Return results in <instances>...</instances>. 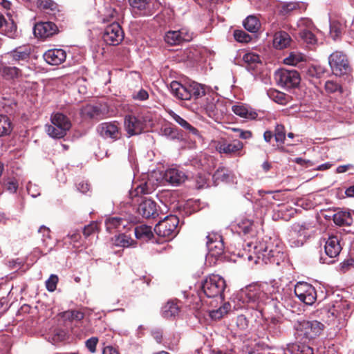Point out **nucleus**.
<instances>
[{
  "label": "nucleus",
  "mask_w": 354,
  "mask_h": 354,
  "mask_svg": "<svg viewBox=\"0 0 354 354\" xmlns=\"http://www.w3.org/2000/svg\"><path fill=\"white\" fill-rule=\"evenodd\" d=\"M274 80L280 87L290 89L299 85L301 77L299 73L295 70L281 68L275 71Z\"/></svg>",
  "instance_id": "423d86ee"
},
{
  "label": "nucleus",
  "mask_w": 354,
  "mask_h": 354,
  "mask_svg": "<svg viewBox=\"0 0 354 354\" xmlns=\"http://www.w3.org/2000/svg\"><path fill=\"white\" fill-rule=\"evenodd\" d=\"M129 3L132 12L138 15L145 14L148 7L147 0H129Z\"/></svg>",
  "instance_id": "c9c22d12"
},
{
  "label": "nucleus",
  "mask_w": 354,
  "mask_h": 354,
  "mask_svg": "<svg viewBox=\"0 0 354 354\" xmlns=\"http://www.w3.org/2000/svg\"><path fill=\"white\" fill-rule=\"evenodd\" d=\"M225 288V281L218 274H210L202 282L201 288L207 297L221 295Z\"/></svg>",
  "instance_id": "0eeeda50"
},
{
  "label": "nucleus",
  "mask_w": 354,
  "mask_h": 354,
  "mask_svg": "<svg viewBox=\"0 0 354 354\" xmlns=\"http://www.w3.org/2000/svg\"><path fill=\"white\" fill-rule=\"evenodd\" d=\"M300 37L309 44H314L316 43L317 39L315 35L311 32V29H304L299 32Z\"/></svg>",
  "instance_id": "49530a36"
},
{
  "label": "nucleus",
  "mask_w": 354,
  "mask_h": 354,
  "mask_svg": "<svg viewBox=\"0 0 354 354\" xmlns=\"http://www.w3.org/2000/svg\"><path fill=\"white\" fill-rule=\"evenodd\" d=\"M148 97H149L148 93L142 88L140 89V91H138V92L133 93V95H132V97L134 100H140V101L147 100L148 98Z\"/></svg>",
  "instance_id": "774afa93"
},
{
  "label": "nucleus",
  "mask_w": 354,
  "mask_h": 354,
  "mask_svg": "<svg viewBox=\"0 0 354 354\" xmlns=\"http://www.w3.org/2000/svg\"><path fill=\"white\" fill-rule=\"evenodd\" d=\"M296 297L306 305H313L317 299V292L314 286L304 282H297L295 286Z\"/></svg>",
  "instance_id": "1a4fd4ad"
},
{
  "label": "nucleus",
  "mask_w": 354,
  "mask_h": 354,
  "mask_svg": "<svg viewBox=\"0 0 354 354\" xmlns=\"http://www.w3.org/2000/svg\"><path fill=\"white\" fill-rule=\"evenodd\" d=\"M325 72L324 67L320 65H312L307 70L308 75L317 78L321 77Z\"/></svg>",
  "instance_id": "c03bdc74"
},
{
  "label": "nucleus",
  "mask_w": 354,
  "mask_h": 354,
  "mask_svg": "<svg viewBox=\"0 0 354 354\" xmlns=\"http://www.w3.org/2000/svg\"><path fill=\"white\" fill-rule=\"evenodd\" d=\"M236 326L240 330H245L248 326V322L246 317L243 315H239L236 319Z\"/></svg>",
  "instance_id": "13d9d810"
},
{
  "label": "nucleus",
  "mask_w": 354,
  "mask_h": 354,
  "mask_svg": "<svg viewBox=\"0 0 354 354\" xmlns=\"http://www.w3.org/2000/svg\"><path fill=\"white\" fill-rule=\"evenodd\" d=\"M133 220L131 218H126L123 217H110L106 219L105 225L107 231L111 232L113 230L121 231L123 229L128 227L130 223H133Z\"/></svg>",
  "instance_id": "5701e85b"
},
{
  "label": "nucleus",
  "mask_w": 354,
  "mask_h": 354,
  "mask_svg": "<svg viewBox=\"0 0 354 354\" xmlns=\"http://www.w3.org/2000/svg\"><path fill=\"white\" fill-rule=\"evenodd\" d=\"M57 31V27L53 22H41L34 27V34L36 37L46 38L53 35Z\"/></svg>",
  "instance_id": "4be33fe9"
},
{
  "label": "nucleus",
  "mask_w": 354,
  "mask_h": 354,
  "mask_svg": "<svg viewBox=\"0 0 354 354\" xmlns=\"http://www.w3.org/2000/svg\"><path fill=\"white\" fill-rule=\"evenodd\" d=\"M177 227V216L170 215L159 222L154 227L155 232L160 236L172 239L176 236Z\"/></svg>",
  "instance_id": "9d476101"
},
{
  "label": "nucleus",
  "mask_w": 354,
  "mask_h": 354,
  "mask_svg": "<svg viewBox=\"0 0 354 354\" xmlns=\"http://www.w3.org/2000/svg\"><path fill=\"white\" fill-rule=\"evenodd\" d=\"M97 229V223H91V224L84 227L83 234L85 236H88L91 234L94 233Z\"/></svg>",
  "instance_id": "338daca9"
},
{
  "label": "nucleus",
  "mask_w": 354,
  "mask_h": 354,
  "mask_svg": "<svg viewBox=\"0 0 354 354\" xmlns=\"http://www.w3.org/2000/svg\"><path fill=\"white\" fill-rule=\"evenodd\" d=\"M163 178L166 182L175 185L177 183V169L176 168L167 169L165 171Z\"/></svg>",
  "instance_id": "de8ad7c7"
},
{
  "label": "nucleus",
  "mask_w": 354,
  "mask_h": 354,
  "mask_svg": "<svg viewBox=\"0 0 354 354\" xmlns=\"http://www.w3.org/2000/svg\"><path fill=\"white\" fill-rule=\"evenodd\" d=\"M292 229L299 236L306 239L314 232L315 225L313 222L304 221L294 224Z\"/></svg>",
  "instance_id": "a878e982"
},
{
  "label": "nucleus",
  "mask_w": 354,
  "mask_h": 354,
  "mask_svg": "<svg viewBox=\"0 0 354 354\" xmlns=\"http://www.w3.org/2000/svg\"><path fill=\"white\" fill-rule=\"evenodd\" d=\"M31 53L29 45H22L6 53L5 57L10 59L13 64L24 65L29 62Z\"/></svg>",
  "instance_id": "9b49d317"
},
{
  "label": "nucleus",
  "mask_w": 354,
  "mask_h": 354,
  "mask_svg": "<svg viewBox=\"0 0 354 354\" xmlns=\"http://www.w3.org/2000/svg\"><path fill=\"white\" fill-rule=\"evenodd\" d=\"M165 42L170 46H175L177 44V32L176 31H169L165 37Z\"/></svg>",
  "instance_id": "bf43d9fd"
},
{
  "label": "nucleus",
  "mask_w": 354,
  "mask_h": 354,
  "mask_svg": "<svg viewBox=\"0 0 354 354\" xmlns=\"http://www.w3.org/2000/svg\"><path fill=\"white\" fill-rule=\"evenodd\" d=\"M207 180L208 178L206 175L199 174L196 179L197 189L204 188L207 185Z\"/></svg>",
  "instance_id": "e2e57ef3"
},
{
  "label": "nucleus",
  "mask_w": 354,
  "mask_h": 354,
  "mask_svg": "<svg viewBox=\"0 0 354 354\" xmlns=\"http://www.w3.org/2000/svg\"><path fill=\"white\" fill-rule=\"evenodd\" d=\"M0 33L10 38L17 36V25L12 20H6L5 17L0 13Z\"/></svg>",
  "instance_id": "393cba45"
},
{
  "label": "nucleus",
  "mask_w": 354,
  "mask_h": 354,
  "mask_svg": "<svg viewBox=\"0 0 354 354\" xmlns=\"http://www.w3.org/2000/svg\"><path fill=\"white\" fill-rule=\"evenodd\" d=\"M351 268H354V259H348L339 264V270L342 272H346L349 270Z\"/></svg>",
  "instance_id": "680f3d73"
},
{
  "label": "nucleus",
  "mask_w": 354,
  "mask_h": 354,
  "mask_svg": "<svg viewBox=\"0 0 354 354\" xmlns=\"http://www.w3.org/2000/svg\"><path fill=\"white\" fill-rule=\"evenodd\" d=\"M324 325L317 320L298 321L295 324L297 335L301 339H313L319 336L324 330Z\"/></svg>",
  "instance_id": "20e7f679"
},
{
  "label": "nucleus",
  "mask_w": 354,
  "mask_h": 354,
  "mask_svg": "<svg viewBox=\"0 0 354 354\" xmlns=\"http://www.w3.org/2000/svg\"><path fill=\"white\" fill-rule=\"evenodd\" d=\"M194 37V32L187 27H182L178 30V43L182 41H190Z\"/></svg>",
  "instance_id": "a18cd8bd"
},
{
  "label": "nucleus",
  "mask_w": 354,
  "mask_h": 354,
  "mask_svg": "<svg viewBox=\"0 0 354 354\" xmlns=\"http://www.w3.org/2000/svg\"><path fill=\"white\" fill-rule=\"evenodd\" d=\"M196 56V50L194 48H188L180 53V61L193 60Z\"/></svg>",
  "instance_id": "8fccbe9b"
},
{
  "label": "nucleus",
  "mask_w": 354,
  "mask_h": 354,
  "mask_svg": "<svg viewBox=\"0 0 354 354\" xmlns=\"http://www.w3.org/2000/svg\"><path fill=\"white\" fill-rule=\"evenodd\" d=\"M225 102V109H228L230 107H231L232 111H249L251 107L246 104L242 103V102H237L236 104H232L228 100H222L221 101H219V100H217L216 104L214 105V109L216 111H222V105L223 103Z\"/></svg>",
  "instance_id": "cd10ccee"
},
{
  "label": "nucleus",
  "mask_w": 354,
  "mask_h": 354,
  "mask_svg": "<svg viewBox=\"0 0 354 354\" xmlns=\"http://www.w3.org/2000/svg\"><path fill=\"white\" fill-rule=\"evenodd\" d=\"M138 212L146 218H155L158 215L156 202L147 198L139 204Z\"/></svg>",
  "instance_id": "6ab92c4d"
},
{
  "label": "nucleus",
  "mask_w": 354,
  "mask_h": 354,
  "mask_svg": "<svg viewBox=\"0 0 354 354\" xmlns=\"http://www.w3.org/2000/svg\"><path fill=\"white\" fill-rule=\"evenodd\" d=\"M297 27L299 28V32L304 29H311L313 27L312 21L306 18L301 19L297 22Z\"/></svg>",
  "instance_id": "052dcab7"
},
{
  "label": "nucleus",
  "mask_w": 354,
  "mask_h": 354,
  "mask_svg": "<svg viewBox=\"0 0 354 354\" xmlns=\"http://www.w3.org/2000/svg\"><path fill=\"white\" fill-rule=\"evenodd\" d=\"M0 73L6 80H14L21 75V70L16 66H2Z\"/></svg>",
  "instance_id": "f704fd0d"
},
{
  "label": "nucleus",
  "mask_w": 354,
  "mask_h": 354,
  "mask_svg": "<svg viewBox=\"0 0 354 354\" xmlns=\"http://www.w3.org/2000/svg\"><path fill=\"white\" fill-rule=\"evenodd\" d=\"M37 6L40 8L53 10L55 3L52 0H37Z\"/></svg>",
  "instance_id": "0e129e2a"
},
{
  "label": "nucleus",
  "mask_w": 354,
  "mask_h": 354,
  "mask_svg": "<svg viewBox=\"0 0 354 354\" xmlns=\"http://www.w3.org/2000/svg\"><path fill=\"white\" fill-rule=\"evenodd\" d=\"M207 238V247L209 250V254L214 257L221 256L225 248L222 236L218 234L212 233Z\"/></svg>",
  "instance_id": "2eb2a0df"
},
{
  "label": "nucleus",
  "mask_w": 354,
  "mask_h": 354,
  "mask_svg": "<svg viewBox=\"0 0 354 354\" xmlns=\"http://www.w3.org/2000/svg\"><path fill=\"white\" fill-rule=\"evenodd\" d=\"M230 304L229 303H225L218 309L210 310L209 315L212 319L218 320L225 315L230 310Z\"/></svg>",
  "instance_id": "4c0bfd02"
},
{
  "label": "nucleus",
  "mask_w": 354,
  "mask_h": 354,
  "mask_svg": "<svg viewBox=\"0 0 354 354\" xmlns=\"http://www.w3.org/2000/svg\"><path fill=\"white\" fill-rule=\"evenodd\" d=\"M254 250L257 255L256 263L261 260L265 263H270L279 265L280 260L283 256L279 247L272 243H259L254 247Z\"/></svg>",
  "instance_id": "f03ea898"
},
{
  "label": "nucleus",
  "mask_w": 354,
  "mask_h": 354,
  "mask_svg": "<svg viewBox=\"0 0 354 354\" xmlns=\"http://www.w3.org/2000/svg\"><path fill=\"white\" fill-rule=\"evenodd\" d=\"M252 227V222L250 220H243L238 224L239 232H243L245 234L250 232Z\"/></svg>",
  "instance_id": "4d7b16f0"
},
{
  "label": "nucleus",
  "mask_w": 354,
  "mask_h": 354,
  "mask_svg": "<svg viewBox=\"0 0 354 354\" xmlns=\"http://www.w3.org/2000/svg\"><path fill=\"white\" fill-rule=\"evenodd\" d=\"M291 41L290 35L284 32L279 31L275 33L273 39V45L277 49H283L288 47Z\"/></svg>",
  "instance_id": "c85d7f7f"
},
{
  "label": "nucleus",
  "mask_w": 354,
  "mask_h": 354,
  "mask_svg": "<svg viewBox=\"0 0 354 354\" xmlns=\"http://www.w3.org/2000/svg\"><path fill=\"white\" fill-rule=\"evenodd\" d=\"M146 122L147 120L140 115H128L125 118L124 127L129 136H131L142 133Z\"/></svg>",
  "instance_id": "4468645a"
},
{
  "label": "nucleus",
  "mask_w": 354,
  "mask_h": 354,
  "mask_svg": "<svg viewBox=\"0 0 354 354\" xmlns=\"http://www.w3.org/2000/svg\"><path fill=\"white\" fill-rule=\"evenodd\" d=\"M306 61V56L298 51H292L284 58L283 63L286 65L298 66Z\"/></svg>",
  "instance_id": "c756f323"
},
{
  "label": "nucleus",
  "mask_w": 354,
  "mask_h": 354,
  "mask_svg": "<svg viewBox=\"0 0 354 354\" xmlns=\"http://www.w3.org/2000/svg\"><path fill=\"white\" fill-rule=\"evenodd\" d=\"M243 147V143L238 140H234L232 143L227 142H219L216 146V149L219 153H224L227 154L234 153L241 150Z\"/></svg>",
  "instance_id": "bb28decb"
},
{
  "label": "nucleus",
  "mask_w": 354,
  "mask_h": 354,
  "mask_svg": "<svg viewBox=\"0 0 354 354\" xmlns=\"http://www.w3.org/2000/svg\"><path fill=\"white\" fill-rule=\"evenodd\" d=\"M112 242L115 246L123 248L130 246L135 247L136 245V242L133 239L124 234H120L118 236H115L112 239Z\"/></svg>",
  "instance_id": "2f4dec72"
},
{
  "label": "nucleus",
  "mask_w": 354,
  "mask_h": 354,
  "mask_svg": "<svg viewBox=\"0 0 354 354\" xmlns=\"http://www.w3.org/2000/svg\"><path fill=\"white\" fill-rule=\"evenodd\" d=\"M344 30V26L337 21H333L330 23V35L333 39L335 40L339 38L342 34Z\"/></svg>",
  "instance_id": "a19ab883"
},
{
  "label": "nucleus",
  "mask_w": 354,
  "mask_h": 354,
  "mask_svg": "<svg viewBox=\"0 0 354 354\" xmlns=\"http://www.w3.org/2000/svg\"><path fill=\"white\" fill-rule=\"evenodd\" d=\"M43 57L48 64L57 66L66 60V53L63 49L54 48L45 52Z\"/></svg>",
  "instance_id": "aec40b11"
},
{
  "label": "nucleus",
  "mask_w": 354,
  "mask_h": 354,
  "mask_svg": "<svg viewBox=\"0 0 354 354\" xmlns=\"http://www.w3.org/2000/svg\"><path fill=\"white\" fill-rule=\"evenodd\" d=\"M156 180L155 182L153 175H150L146 181L140 183L134 190L130 192V196L133 198L140 194H149L152 193L158 185V180L156 179Z\"/></svg>",
  "instance_id": "f3484780"
},
{
  "label": "nucleus",
  "mask_w": 354,
  "mask_h": 354,
  "mask_svg": "<svg viewBox=\"0 0 354 354\" xmlns=\"http://www.w3.org/2000/svg\"><path fill=\"white\" fill-rule=\"evenodd\" d=\"M244 28L249 32H257L261 28L259 18L255 15L248 16L243 23Z\"/></svg>",
  "instance_id": "72a5a7b5"
},
{
  "label": "nucleus",
  "mask_w": 354,
  "mask_h": 354,
  "mask_svg": "<svg viewBox=\"0 0 354 354\" xmlns=\"http://www.w3.org/2000/svg\"><path fill=\"white\" fill-rule=\"evenodd\" d=\"M279 292V287L276 284L265 283L261 286H248L241 290L240 294L243 302L254 304L255 307L261 310L262 305L269 303L270 300L277 299L276 294Z\"/></svg>",
  "instance_id": "f257e3e1"
},
{
  "label": "nucleus",
  "mask_w": 354,
  "mask_h": 354,
  "mask_svg": "<svg viewBox=\"0 0 354 354\" xmlns=\"http://www.w3.org/2000/svg\"><path fill=\"white\" fill-rule=\"evenodd\" d=\"M274 138L277 142H284L286 139V134L284 127L282 124H277L275 127Z\"/></svg>",
  "instance_id": "3c124183"
},
{
  "label": "nucleus",
  "mask_w": 354,
  "mask_h": 354,
  "mask_svg": "<svg viewBox=\"0 0 354 354\" xmlns=\"http://www.w3.org/2000/svg\"><path fill=\"white\" fill-rule=\"evenodd\" d=\"M325 252L330 258H335L342 250L338 236H330L325 243Z\"/></svg>",
  "instance_id": "b1692460"
},
{
  "label": "nucleus",
  "mask_w": 354,
  "mask_h": 354,
  "mask_svg": "<svg viewBox=\"0 0 354 354\" xmlns=\"http://www.w3.org/2000/svg\"><path fill=\"white\" fill-rule=\"evenodd\" d=\"M177 313V304L174 301H169L162 308V315L166 319L175 317Z\"/></svg>",
  "instance_id": "58836bf2"
},
{
  "label": "nucleus",
  "mask_w": 354,
  "mask_h": 354,
  "mask_svg": "<svg viewBox=\"0 0 354 354\" xmlns=\"http://www.w3.org/2000/svg\"><path fill=\"white\" fill-rule=\"evenodd\" d=\"M325 90L328 93H333L335 92L342 93V86L333 80H328L324 85Z\"/></svg>",
  "instance_id": "09e8293b"
},
{
  "label": "nucleus",
  "mask_w": 354,
  "mask_h": 354,
  "mask_svg": "<svg viewBox=\"0 0 354 354\" xmlns=\"http://www.w3.org/2000/svg\"><path fill=\"white\" fill-rule=\"evenodd\" d=\"M58 283V277L56 274H51L46 281V287L49 292H53Z\"/></svg>",
  "instance_id": "6e6d98bb"
},
{
  "label": "nucleus",
  "mask_w": 354,
  "mask_h": 354,
  "mask_svg": "<svg viewBox=\"0 0 354 354\" xmlns=\"http://www.w3.org/2000/svg\"><path fill=\"white\" fill-rule=\"evenodd\" d=\"M328 63L333 73L336 76L347 75L351 71L348 58L341 51H335L328 57Z\"/></svg>",
  "instance_id": "6e6552de"
},
{
  "label": "nucleus",
  "mask_w": 354,
  "mask_h": 354,
  "mask_svg": "<svg viewBox=\"0 0 354 354\" xmlns=\"http://www.w3.org/2000/svg\"><path fill=\"white\" fill-rule=\"evenodd\" d=\"M178 124L184 128L185 132L188 134V136H192L193 138L198 136V130L179 116Z\"/></svg>",
  "instance_id": "37998d69"
},
{
  "label": "nucleus",
  "mask_w": 354,
  "mask_h": 354,
  "mask_svg": "<svg viewBox=\"0 0 354 354\" xmlns=\"http://www.w3.org/2000/svg\"><path fill=\"white\" fill-rule=\"evenodd\" d=\"M100 135L105 139L116 140L121 136L120 129L116 122H104L97 127Z\"/></svg>",
  "instance_id": "dca6fc26"
},
{
  "label": "nucleus",
  "mask_w": 354,
  "mask_h": 354,
  "mask_svg": "<svg viewBox=\"0 0 354 354\" xmlns=\"http://www.w3.org/2000/svg\"><path fill=\"white\" fill-rule=\"evenodd\" d=\"M98 339L97 337H91L86 341V346L91 353H95Z\"/></svg>",
  "instance_id": "69168bd1"
},
{
  "label": "nucleus",
  "mask_w": 354,
  "mask_h": 354,
  "mask_svg": "<svg viewBox=\"0 0 354 354\" xmlns=\"http://www.w3.org/2000/svg\"><path fill=\"white\" fill-rule=\"evenodd\" d=\"M50 121V124L46 125V131L53 138H63L71 127L70 120L62 112H53Z\"/></svg>",
  "instance_id": "7ed1b4c3"
},
{
  "label": "nucleus",
  "mask_w": 354,
  "mask_h": 354,
  "mask_svg": "<svg viewBox=\"0 0 354 354\" xmlns=\"http://www.w3.org/2000/svg\"><path fill=\"white\" fill-rule=\"evenodd\" d=\"M102 38L106 44L117 46L123 40L124 32L118 23H112L105 28Z\"/></svg>",
  "instance_id": "ddd939ff"
},
{
  "label": "nucleus",
  "mask_w": 354,
  "mask_h": 354,
  "mask_svg": "<svg viewBox=\"0 0 354 354\" xmlns=\"http://www.w3.org/2000/svg\"><path fill=\"white\" fill-rule=\"evenodd\" d=\"M205 94L203 86L196 82L183 84L178 82V99L182 100H189L192 95L198 97Z\"/></svg>",
  "instance_id": "f8f14e48"
},
{
  "label": "nucleus",
  "mask_w": 354,
  "mask_h": 354,
  "mask_svg": "<svg viewBox=\"0 0 354 354\" xmlns=\"http://www.w3.org/2000/svg\"><path fill=\"white\" fill-rule=\"evenodd\" d=\"M300 8V4L297 2H288L285 3L282 5L280 12L283 15H287L290 12L299 9Z\"/></svg>",
  "instance_id": "603ef678"
},
{
  "label": "nucleus",
  "mask_w": 354,
  "mask_h": 354,
  "mask_svg": "<svg viewBox=\"0 0 354 354\" xmlns=\"http://www.w3.org/2000/svg\"><path fill=\"white\" fill-rule=\"evenodd\" d=\"M327 322L328 324L344 325L350 314V304L344 301H335L331 307L326 310Z\"/></svg>",
  "instance_id": "39448f33"
},
{
  "label": "nucleus",
  "mask_w": 354,
  "mask_h": 354,
  "mask_svg": "<svg viewBox=\"0 0 354 354\" xmlns=\"http://www.w3.org/2000/svg\"><path fill=\"white\" fill-rule=\"evenodd\" d=\"M243 60L251 69H254L255 65L260 62L259 56L254 53H245L243 57Z\"/></svg>",
  "instance_id": "79ce46f5"
},
{
  "label": "nucleus",
  "mask_w": 354,
  "mask_h": 354,
  "mask_svg": "<svg viewBox=\"0 0 354 354\" xmlns=\"http://www.w3.org/2000/svg\"><path fill=\"white\" fill-rule=\"evenodd\" d=\"M182 295L183 299L182 303L185 307L195 312L201 309L203 306L201 299L198 294L194 293V291H183Z\"/></svg>",
  "instance_id": "a211bd4d"
},
{
  "label": "nucleus",
  "mask_w": 354,
  "mask_h": 354,
  "mask_svg": "<svg viewBox=\"0 0 354 354\" xmlns=\"http://www.w3.org/2000/svg\"><path fill=\"white\" fill-rule=\"evenodd\" d=\"M62 317L70 322L81 321L84 317V313L78 310H71L64 312Z\"/></svg>",
  "instance_id": "ea45409f"
},
{
  "label": "nucleus",
  "mask_w": 354,
  "mask_h": 354,
  "mask_svg": "<svg viewBox=\"0 0 354 354\" xmlns=\"http://www.w3.org/2000/svg\"><path fill=\"white\" fill-rule=\"evenodd\" d=\"M134 233L136 239L145 241L151 239L153 236L151 227L145 225L136 227Z\"/></svg>",
  "instance_id": "7c9ffc66"
},
{
  "label": "nucleus",
  "mask_w": 354,
  "mask_h": 354,
  "mask_svg": "<svg viewBox=\"0 0 354 354\" xmlns=\"http://www.w3.org/2000/svg\"><path fill=\"white\" fill-rule=\"evenodd\" d=\"M334 223L339 226L348 227V232H354V216L346 211H340L333 215Z\"/></svg>",
  "instance_id": "412c9836"
},
{
  "label": "nucleus",
  "mask_w": 354,
  "mask_h": 354,
  "mask_svg": "<svg viewBox=\"0 0 354 354\" xmlns=\"http://www.w3.org/2000/svg\"><path fill=\"white\" fill-rule=\"evenodd\" d=\"M213 178L216 181H225L229 178V173L225 168H219L213 175Z\"/></svg>",
  "instance_id": "5fc2aeb1"
},
{
  "label": "nucleus",
  "mask_w": 354,
  "mask_h": 354,
  "mask_svg": "<svg viewBox=\"0 0 354 354\" xmlns=\"http://www.w3.org/2000/svg\"><path fill=\"white\" fill-rule=\"evenodd\" d=\"M267 94L270 99L281 105H286L290 100L288 95L274 89L269 90Z\"/></svg>",
  "instance_id": "473e14b6"
},
{
  "label": "nucleus",
  "mask_w": 354,
  "mask_h": 354,
  "mask_svg": "<svg viewBox=\"0 0 354 354\" xmlns=\"http://www.w3.org/2000/svg\"><path fill=\"white\" fill-rule=\"evenodd\" d=\"M234 39L242 43H248L251 40V37L243 30H236L234 32Z\"/></svg>",
  "instance_id": "864d4df0"
},
{
  "label": "nucleus",
  "mask_w": 354,
  "mask_h": 354,
  "mask_svg": "<svg viewBox=\"0 0 354 354\" xmlns=\"http://www.w3.org/2000/svg\"><path fill=\"white\" fill-rule=\"evenodd\" d=\"M12 130V124L10 118L3 114H0V137L9 135Z\"/></svg>",
  "instance_id": "e433bc0d"
}]
</instances>
